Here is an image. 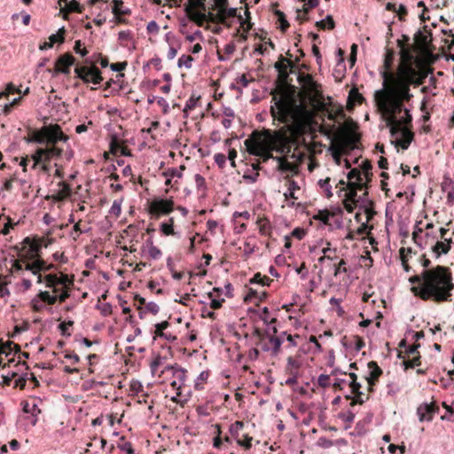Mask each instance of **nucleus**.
I'll return each instance as SVG.
<instances>
[{
  "label": "nucleus",
  "instance_id": "1",
  "mask_svg": "<svg viewBox=\"0 0 454 454\" xmlns=\"http://www.w3.org/2000/svg\"><path fill=\"white\" fill-rule=\"evenodd\" d=\"M383 79L382 88L375 91L374 98L379 107L388 116V120L394 122H402L411 125L412 115L411 109L404 106L413 98L411 89L406 85L400 87L395 82L390 80L389 74L383 70L380 72Z\"/></svg>",
  "mask_w": 454,
  "mask_h": 454
},
{
  "label": "nucleus",
  "instance_id": "2",
  "mask_svg": "<svg viewBox=\"0 0 454 454\" xmlns=\"http://www.w3.org/2000/svg\"><path fill=\"white\" fill-rule=\"evenodd\" d=\"M453 289L450 270L438 265L426 270V281L420 286L412 287L411 290L416 296L424 301L432 300L440 303L450 301Z\"/></svg>",
  "mask_w": 454,
  "mask_h": 454
},
{
  "label": "nucleus",
  "instance_id": "3",
  "mask_svg": "<svg viewBox=\"0 0 454 454\" xmlns=\"http://www.w3.org/2000/svg\"><path fill=\"white\" fill-rule=\"evenodd\" d=\"M273 134L270 129H263L262 132L254 130L250 137L245 140L244 145L250 155L262 158L263 162L273 158L271 151L276 150L282 153V148H274L272 145Z\"/></svg>",
  "mask_w": 454,
  "mask_h": 454
},
{
  "label": "nucleus",
  "instance_id": "4",
  "mask_svg": "<svg viewBox=\"0 0 454 454\" xmlns=\"http://www.w3.org/2000/svg\"><path fill=\"white\" fill-rule=\"evenodd\" d=\"M432 71V69L423 70L417 74L413 69L410 68L396 74H389V77L390 80L395 82L400 87L403 88L404 85H406L408 89H411V85L418 87L423 84Z\"/></svg>",
  "mask_w": 454,
  "mask_h": 454
},
{
  "label": "nucleus",
  "instance_id": "5",
  "mask_svg": "<svg viewBox=\"0 0 454 454\" xmlns=\"http://www.w3.org/2000/svg\"><path fill=\"white\" fill-rule=\"evenodd\" d=\"M387 126L389 128L390 136L392 137L396 138L399 136L403 137L402 142L396 139L395 143L396 145L399 144L403 150L408 149L413 139V134L409 129L410 125H404L401 121L394 122L392 120H388Z\"/></svg>",
  "mask_w": 454,
  "mask_h": 454
},
{
  "label": "nucleus",
  "instance_id": "6",
  "mask_svg": "<svg viewBox=\"0 0 454 454\" xmlns=\"http://www.w3.org/2000/svg\"><path fill=\"white\" fill-rule=\"evenodd\" d=\"M75 77L81 79L84 83L99 85L102 81V73L97 67L76 66L74 68Z\"/></svg>",
  "mask_w": 454,
  "mask_h": 454
},
{
  "label": "nucleus",
  "instance_id": "7",
  "mask_svg": "<svg viewBox=\"0 0 454 454\" xmlns=\"http://www.w3.org/2000/svg\"><path fill=\"white\" fill-rule=\"evenodd\" d=\"M12 267L16 271H21L22 273L24 270L30 271L32 275L36 277V282L38 284L43 283V276L41 275V271L47 270L46 262L43 259H37L33 262H26L25 268H23L20 262L14 261Z\"/></svg>",
  "mask_w": 454,
  "mask_h": 454
},
{
  "label": "nucleus",
  "instance_id": "8",
  "mask_svg": "<svg viewBox=\"0 0 454 454\" xmlns=\"http://www.w3.org/2000/svg\"><path fill=\"white\" fill-rule=\"evenodd\" d=\"M44 137L46 140L45 145H58L59 142L66 143L68 140V136L64 134L59 125H54L51 127H45L43 129Z\"/></svg>",
  "mask_w": 454,
  "mask_h": 454
},
{
  "label": "nucleus",
  "instance_id": "9",
  "mask_svg": "<svg viewBox=\"0 0 454 454\" xmlns=\"http://www.w3.org/2000/svg\"><path fill=\"white\" fill-rule=\"evenodd\" d=\"M439 412V407L434 403H423L417 408L419 422L432 421L434 415Z\"/></svg>",
  "mask_w": 454,
  "mask_h": 454
},
{
  "label": "nucleus",
  "instance_id": "10",
  "mask_svg": "<svg viewBox=\"0 0 454 454\" xmlns=\"http://www.w3.org/2000/svg\"><path fill=\"white\" fill-rule=\"evenodd\" d=\"M347 178L351 182L354 187L357 190H364L366 188L367 180L363 176V173L358 168H351L348 174Z\"/></svg>",
  "mask_w": 454,
  "mask_h": 454
},
{
  "label": "nucleus",
  "instance_id": "11",
  "mask_svg": "<svg viewBox=\"0 0 454 454\" xmlns=\"http://www.w3.org/2000/svg\"><path fill=\"white\" fill-rule=\"evenodd\" d=\"M21 406L24 413L30 414L31 424L35 426L38 422V415L41 413L38 404L35 403L30 404L28 401L24 400L21 402Z\"/></svg>",
  "mask_w": 454,
  "mask_h": 454
},
{
  "label": "nucleus",
  "instance_id": "12",
  "mask_svg": "<svg viewBox=\"0 0 454 454\" xmlns=\"http://www.w3.org/2000/svg\"><path fill=\"white\" fill-rule=\"evenodd\" d=\"M298 82L302 87L311 93H317L318 90L319 85L309 74L299 75Z\"/></svg>",
  "mask_w": 454,
  "mask_h": 454
},
{
  "label": "nucleus",
  "instance_id": "13",
  "mask_svg": "<svg viewBox=\"0 0 454 454\" xmlns=\"http://www.w3.org/2000/svg\"><path fill=\"white\" fill-rule=\"evenodd\" d=\"M156 209L162 215H168L174 209V202L171 200L160 199L155 201Z\"/></svg>",
  "mask_w": 454,
  "mask_h": 454
},
{
  "label": "nucleus",
  "instance_id": "14",
  "mask_svg": "<svg viewBox=\"0 0 454 454\" xmlns=\"http://www.w3.org/2000/svg\"><path fill=\"white\" fill-rule=\"evenodd\" d=\"M368 368L370 369V376L367 378V380L370 385H372L374 381L378 380L383 372L375 361L369 362Z\"/></svg>",
  "mask_w": 454,
  "mask_h": 454
},
{
  "label": "nucleus",
  "instance_id": "15",
  "mask_svg": "<svg viewBox=\"0 0 454 454\" xmlns=\"http://www.w3.org/2000/svg\"><path fill=\"white\" fill-rule=\"evenodd\" d=\"M264 336L268 338L269 342L271 346V354L272 356H277L280 350L281 345L284 342V339L281 336H274L268 334V332H265Z\"/></svg>",
  "mask_w": 454,
  "mask_h": 454
},
{
  "label": "nucleus",
  "instance_id": "16",
  "mask_svg": "<svg viewBox=\"0 0 454 454\" xmlns=\"http://www.w3.org/2000/svg\"><path fill=\"white\" fill-rule=\"evenodd\" d=\"M433 254L435 258H439L442 254H446L450 249V243L442 241H436V243L431 247Z\"/></svg>",
  "mask_w": 454,
  "mask_h": 454
},
{
  "label": "nucleus",
  "instance_id": "17",
  "mask_svg": "<svg viewBox=\"0 0 454 454\" xmlns=\"http://www.w3.org/2000/svg\"><path fill=\"white\" fill-rule=\"evenodd\" d=\"M75 62L74 57L70 53L60 55L56 60L57 67H72Z\"/></svg>",
  "mask_w": 454,
  "mask_h": 454
},
{
  "label": "nucleus",
  "instance_id": "18",
  "mask_svg": "<svg viewBox=\"0 0 454 454\" xmlns=\"http://www.w3.org/2000/svg\"><path fill=\"white\" fill-rule=\"evenodd\" d=\"M298 190H300L298 183L293 179H289L288 188L287 191L284 193V196L286 200H297L298 198L295 196V192Z\"/></svg>",
  "mask_w": 454,
  "mask_h": 454
},
{
  "label": "nucleus",
  "instance_id": "19",
  "mask_svg": "<svg viewBox=\"0 0 454 454\" xmlns=\"http://www.w3.org/2000/svg\"><path fill=\"white\" fill-rule=\"evenodd\" d=\"M333 216V214L329 212L327 209L318 210L316 215H313V219L319 221L324 225L329 223V220Z\"/></svg>",
  "mask_w": 454,
  "mask_h": 454
},
{
  "label": "nucleus",
  "instance_id": "20",
  "mask_svg": "<svg viewBox=\"0 0 454 454\" xmlns=\"http://www.w3.org/2000/svg\"><path fill=\"white\" fill-rule=\"evenodd\" d=\"M25 141L28 144L45 145L46 140L44 137L43 129L41 132H34L32 136L25 137Z\"/></svg>",
  "mask_w": 454,
  "mask_h": 454
},
{
  "label": "nucleus",
  "instance_id": "21",
  "mask_svg": "<svg viewBox=\"0 0 454 454\" xmlns=\"http://www.w3.org/2000/svg\"><path fill=\"white\" fill-rule=\"evenodd\" d=\"M318 187L322 190V192L325 193V196L326 198L333 197V192H332V185L330 184V178L327 177L325 179H319L317 181Z\"/></svg>",
  "mask_w": 454,
  "mask_h": 454
},
{
  "label": "nucleus",
  "instance_id": "22",
  "mask_svg": "<svg viewBox=\"0 0 454 454\" xmlns=\"http://www.w3.org/2000/svg\"><path fill=\"white\" fill-rule=\"evenodd\" d=\"M185 169L184 165H181L179 168H168L163 172V176L168 178H181L183 176V170Z\"/></svg>",
  "mask_w": 454,
  "mask_h": 454
},
{
  "label": "nucleus",
  "instance_id": "23",
  "mask_svg": "<svg viewBox=\"0 0 454 454\" xmlns=\"http://www.w3.org/2000/svg\"><path fill=\"white\" fill-rule=\"evenodd\" d=\"M316 26L318 29H333L335 26V22L331 15H327L325 19L317 21Z\"/></svg>",
  "mask_w": 454,
  "mask_h": 454
},
{
  "label": "nucleus",
  "instance_id": "24",
  "mask_svg": "<svg viewBox=\"0 0 454 454\" xmlns=\"http://www.w3.org/2000/svg\"><path fill=\"white\" fill-rule=\"evenodd\" d=\"M114 5L112 6V12L114 14H124L128 15L130 13V10L128 8H123V2L121 0H113Z\"/></svg>",
  "mask_w": 454,
  "mask_h": 454
},
{
  "label": "nucleus",
  "instance_id": "25",
  "mask_svg": "<svg viewBox=\"0 0 454 454\" xmlns=\"http://www.w3.org/2000/svg\"><path fill=\"white\" fill-rule=\"evenodd\" d=\"M44 151H43V147H37L34 153L31 155V159L34 163L32 165V168L35 169L40 164L43 163V155Z\"/></svg>",
  "mask_w": 454,
  "mask_h": 454
},
{
  "label": "nucleus",
  "instance_id": "26",
  "mask_svg": "<svg viewBox=\"0 0 454 454\" xmlns=\"http://www.w3.org/2000/svg\"><path fill=\"white\" fill-rule=\"evenodd\" d=\"M272 280L266 277L262 276L261 273H256L254 275V277L250 279V284H259L262 286H270V282Z\"/></svg>",
  "mask_w": 454,
  "mask_h": 454
},
{
  "label": "nucleus",
  "instance_id": "27",
  "mask_svg": "<svg viewBox=\"0 0 454 454\" xmlns=\"http://www.w3.org/2000/svg\"><path fill=\"white\" fill-rule=\"evenodd\" d=\"M200 98V96L195 97L194 94H192L190 98L186 101L184 108L183 109V112L184 114V117L188 116V112L194 109L197 106V103L199 99Z\"/></svg>",
  "mask_w": 454,
  "mask_h": 454
},
{
  "label": "nucleus",
  "instance_id": "28",
  "mask_svg": "<svg viewBox=\"0 0 454 454\" xmlns=\"http://www.w3.org/2000/svg\"><path fill=\"white\" fill-rule=\"evenodd\" d=\"M40 301L47 302L49 305H53L57 301V296L51 295L48 291H40L37 294Z\"/></svg>",
  "mask_w": 454,
  "mask_h": 454
},
{
  "label": "nucleus",
  "instance_id": "29",
  "mask_svg": "<svg viewBox=\"0 0 454 454\" xmlns=\"http://www.w3.org/2000/svg\"><path fill=\"white\" fill-rule=\"evenodd\" d=\"M446 413L441 417L442 420L454 421V400L448 405L445 402L442 403Z\"/></svg>",
  "mask_w": 454,
  "mask_h": 454
},
{
  "label": "nucleus",
  "instance_id": "30",
  "mask_svg": "<svg viewBox=\"0 0 454 454\" xmlns=\"http://www.w3.org/2000/svg\"><path fill=\"white\" fill-rule=\"evenodd\" d=\"M194 59L190 55L183 54L177 61V67L179 68L184 67L187 69L192 68Z\"/></svg>",
  "mask_w": 454,
  "mask_h": 454
},
{
  "label": "nucleus",
  "instance_id": "31",
  "mask_svg": "<svg viewBox=\"0 0 454 454\" xmlns=\"http://www.w3.org/2000/svg\"><path fill=\"white\" fill-rule=\"evenodd\" d=\"M121 442L118 443L117 447L126 454H135V450L130 442H126L125 437L120 438Z\"/></svg>",
  "mask_w": 454,
  "mask_h": 454
},
{
  "label": "nucleus",
  "instance_id": "32",
  "mask_svg": "<svg viewBox=\"0 0 454 454\" xmlns=\"http://www.w3.org/2000/svg\"><path fill=\"white\" fill-rule=\"evenodd\" d=\"M275 14L277 15L278 22H279L278 28L282 32H286L288 29L290 25L286 18L285 13L283 12L278 10V11H276Z\"/></svg>",
  "mask_w": 454,
  "mask_h": 454
},
{
  "label": "nucleus",
  "instance_id": "33",
  "mask_svg": "<svg viewBox=\"0 0 454 454\" xmlns=\"http://www.w3.org/2000/svg\"><path fill=\"white\" fill-rule=\"evenodd\" d=\"M74 325L73 320L63 321L58 325V329L60 332V334L64 337L71 336V333L69 332V327Z\"/></svg>",
  "mask_w": 454,
  "mask_h": 454
},
{
  "label": "nucleus",
  "instance_id": "34",
  "mask_svg": "<svg viewBox=\"0 0 454 454\" xmlns=\"http://www.w3.org/2000/svg\"><path fill=\"white\" fill-rule=\"evenodd\" d=\"M338 418L340 419L341 420H343L344 422H346L348 424H350L355 419V413L353 411H348L346 413L340 412L338 414ZM349 427H350V425H346L344 429L347 430Z\"/></svg>",
  "mask_w": 454,
  "mask_h": 454
},
{
  "label": "nucleus",
  "instance_id": "35",
  "mask_svg": "<svg viewBox=\"0 0 454 454\" xmlns=\"http://www.w3.org/2000/svg\"><path fill=\"white\" fill-rule=\"evenodd\" d=\"M243 427H244V423L242 421L237 420L230 426L229 432L231 434V436L237 440L238 436H239V432Z\"/></svg>",
  "mask_w": 454,
  "mask_h": 454
},
{
  "label": "nucleus",
  "instance_id": "36",
  "mask_svg": "<svg viewBox=\"0 0 454 454\" xmlns=\"http://www.w3.org/2000/svg\"><path fill=\"white\" fill-rule=\"evenodd\" d=\"M208 297L210 299V308L213 309H220L223 305V302L224 301L223 298H219L218 296H215L213 293H209Z\"/></svg>",
  "mask_w": 454,
  "mask_h": 454
},
{
  "label": "nucleus",
  "instance_id": "37",
  "mask_svg": "<svg viewBox=\"0 0 454 454\" xmlns=\"http://www.w3.org/2000/svg\"><path fill=\"white\" fill-rule=\"evenodd\" d=\"M286 59L281 55L279 58V61L274 64V68L283 75H287L286 69L289 64L286 65Z\"/></svg>",
  "mask_w": 454,
  "mask_h": 454
},
{
  "label": "nucleus",
  "instance_id": "38",
  "mask_svg": "<svg viewBox=\"0 0 454 454\" xmlns=\"http://www.w3.org/2000/svg\"><path fill=\"white\" fill-rule=\"evenodd\" d=\"M46 148L49 150L51 157L53 159H59L62 156L63 149L59 147L56 145H44Z\"/></svg>",
  "mask_w": 454,
  "mask_h": 454
},
{
  "label": "nucleus",
  "instance_id": "39",
  "mask_svg": "<svg viewBox=\"0 0 454 454\" xmlns=\"http://www.w3.org/2000/svg\"><path fill=\"white\" fill-rule=\"evenodd\" d=\"M121 203H122V200L121 199V200H114L113 204H112V207L109 209V214L118 217L121 215Z\"/></svg>",
  "mask_w": 454,
  "mask_h": 454
},
{
  "label": "nucleus",
  "instance_id": "40",
  "mask_svg": "<svg viewBox=\"0 0 454 454\" xmlns=\"http://www.w3.org/2000/svg\"><path fill=\"white\" fill-rule=\"evenodd\" d=\"M166 360V357L161 356L160 354H158L150 364V369L152 375H154L158 367L162 364V362Z\"/></svg>",
  "mask_w": 454,
  "mask_h": 454
},
{
  "label": "nucleus",
  "instance_id": "41",
  "mask_svg": "<svg viewBox=\"0 0 454 454\" xmlns=\"http://www.w3.org/2000/svg\"><path fill=\"white\" fill-rule=\"evenodd\" d=\"M16 224L17 223H12L9 216H6L3 227L0 226V234L7 235L10 232V230L12 229Z\"/></svg>",
  "mask_w": 454,
  "mask_h": 454
},
{
  "label": "nucleus",
  "instance_id": "42",
  "mask_svg": "<svg viewBox=\"0 0 454 454\" xmlns=\"http://www.w3.org/2000/svg\"><path fill=\"white\" fill-rule=\"evenodd\" d=\"M208 376H209V372L207 371H202L199 376L197 377V379L195 380V383H194V388L196 390H200L202 389V387H200V382L201 381H206L207 379H208Z\"/></svg>",
  "mask_w": 454,
  "mask_h": 454
},
{
  "label": "nucleus",
  "instance_id": "43",
  "mask_svg": "<svg viewBox=\"0 0 454 454\" xmlns=\"http://www.w3.org/2000/svg\"><path fill=\"white\" fill-rule=\"evenodd\" d=\"M186 372L187 371L184 368H182L181 366L176 370V372H173V376L177 379V381L181 383L182 385H184V382L186 380Z\"/></svg>",
  "mask_w": 454,
  "mask_h": 454
},
{
  "label": "nucleus",
  "instance_id": "44",
  "mask_svg": "<svg viewBox=\"0 0 454 454\" xmlns=\"http://www.w3.org/2000/svg\"><path fill=\"white\" fill-rule=\"evenodd\" d=\"M362 168H363V176H364V178L367 180V182H370L371 181V176H372V172H371V169H372V165L369 161L367 160H364L362 162Z\"/></svg>",
  "mask_w": 454,
  "mask_h": 454
},
{
  "label": "nucleus",
  "instance_id": "45",
  "mask_svg": "<svg viewBox=\"0 0 454 454\" xmlns=\"http://www.w3.org/2000/svg\"><path fill=\"white\" fill-rule=\"evenodd\" d=\"M96 308L100 309V312H101V314L104 317L109 316L112 313V311H113L112 304L109 303V302H106V303H103L101 305L100 304H97Z\"/></svg>",
  "mask_w": 454,
  "mask_h": 454
},
{
  "label": "nucleus",
  "instance_id": "46",
  "mask_svg": "<svg viewBox=\"0 0 454 454\" xmlns=\"http://www.w3.org/2000/svg\"><path fill=\"white\" fill-rule=\"evenodd\" d=\"M409 281L411 284H418V286H420L422 283L426 281V270H423V271L420 274L414 275L409 278Z\"/></svg>",
  "mask_w": 454,
  "mask_h": 454
},
{
  "label": "nucleus",
  "instance_id": "47",
  "mask_svg": "<svg viewBox=\"0 0 454 454\" xmlns=\"http://www.w3.org/2000/svg\"><path fill=\"white\" fill-rule=\"evenodd\" d=\"M269 313H270V311H269V309L267 307H263L262 309V314L259 313L260 319L266 325H270V324L277 322V318H273L270 322L269 321V319H268Z\"/></svg>",
  "mask_w": 454,
  "mask_h": 454
},
{
  "label": "nucleus",
  "instance_id": "48",
  "mask_svg": "<svg viewBox=\"0 0 454 454\" xmlns=\"http://www.w3.org/2000/svg\"><path fill=\"white\" fill-rule=\"evenodd\" d=\"M317 446L323 449H329L333 446V441L327 439L325 436H321L318 438L317 442Z\"/></svg>",
  "mask_w": 454,
  "mask_h": 454
},
{
  "label": "nucleus",
  "instance_id": "49",
  "mask_svg": "<svg viewBox=\"0 0 454 454\" xmlns=\"http://www.w3.org/2000/svg\"><path fill=\"white\" fill-rule=\"evenodd\" d=\"M305 235H306V231L303 228L296 227L291 231L290 235H288V236H289V239L291 237H293V238H295V239L301 240L305 237Z\"/></svg>",
  "mask_w": 454,
  "mask_h": 454
},
{
  "label": "nucleus",
  "instance_id": "50",
  "mask_svg": "<svg viewBox=\"0 0 454 454\" xmlns=\"http://www.w3.org/2000/svg\"><path fill=\"white\" fill-rule=\"evenodd\" d=\"M338 52V55H339V60H338V63H337V67L336 68L334 69V72H338V73H341V70H345V62H344V59H343V51L341 49H338L337 51Z\"/></svg>",
  "mask_w": 454,
  "mask_h": 454
},
{
  "label": "nucleus",
  "instance_id": "51",
  "mask_svg": "<svg viewBox=\"0 0 454 454\" xmlns=\"http://www.w3.org/2000/svg\"><path fill=\"white\" fill-rule=\"evenodd\" d=\"M338 52V55H339V60H338V63H337V67L336 68L334 69V72H338V73H341V70H345V62H344V59H343V51L341 49H338L337 51Z\"/></svg>",
  "mask_w": 454,
  "mask_h": 454
},
{
  "label": "nucleus",
  "instance_id": "52",
  "mask_svg": "<svg viewBox=\"0 0 454 454\" xmlns=\"http://www.w3.org/2000/svg\"><path fill=\"white\" fill-rule=\"evenodd\" d=\"M14 93H20V90L19 89H17L13 83L10 82L6 85L5 91H3L0 93V98H2L3 97H5L7 94H14Z\"/></svg>",
  "mask_w": 454,
  "mask_h": 454
},
{
  "label": "nucleus",
  "instance_id": "53",
  "mask_svg": "<svg viewBox=\"0 0 454 454\" xmlns=\"http://www.w3.org/2000/svg\"><path fill=\"white\" fill-rule=\"evenodd\" d=\"M194 180L196 184V187L198 190H206V180L200 174H196L194 176Z\"/></svg>",
  "mask_w": 454,
  "mask_h": 454
},
{
  "label": "nucleus",
  "instance_id": "54",
  "mask_svg": "<svg viewBox=\"0 0 454 454\" xmlns=\"http://www.w3.org/2000/svg\"><path fill=\"white\" fill-rule=\"evenodd\" d=\"M170 223H160V231H162L165 235L173 234V219H170Z\"/></svg>",
  "mask_w": 454,
  "mask_h": 454
},
{
  "label": "nucleus",
  "instance_id": "55",
  "mask_svg": "<svg viewBox=\"0 0 454 454\" xmlns=\"http://www.w3.org/2000/svg\"><path fill=\"white\" fill-rule=\"evenodd\" d=\"M67 7L71 12L81 13L82 12V6L76 0H70L67 4Z\"/></svg>",
  "mask_w": 454,
  "mask_h": 454
},
{
  "label": "nucleus",
  "instance_id": "56",
  "mask_svg": "<svg viewBox=\"0 0 454 454\" xmlns=\"http://www.w3.org/2000/svg\"><path fill=\"white\" fill-rule=\"evenodd\" d=\"M215 162L220 168H223L226 163V157L223 153H215L214 156Z\"/></svg>",
  "mask_w": 454,
  "mask_h": 454
},
{
  "label": "nucleus",
  "instance_id": "57",
  "mask_svg": "<svg viewBox=\"0 0 454 454\" xmlns=\"http://www.w3.org/2000/svg\"><path fill=\"white\" fill-rule=\"evenodd\" d=\"M82 42L81 40H77L74 43V50L75 53L79 54L82 57H85L88 54V51L85 48H82Z\"/></svg>",
  "mask_w": 454,
  "mask_h": 454
},
{
  "label": "nucleus",
  "instance_id": "58",
  "mask_svg": "<svg viewBox=\"0 0 454 454\" xmlns=\"http://www.w3.org/2000/svg\"><path fill=\"white\" fill-rule=\"evenodd\" d=\"M404 369L407 368H414L416 366H419L420 364V356L414 357L411 360L403 361Z\"/></svg>",
  "mask_w": 454,
  "mask_h": 454
},
{
  "label": "nucleus",
  "instance_id": "59",
  "mask_svg": "<svg viewBox=\"0 0 454 454\" xmlns=\"http://www.w3.org/2000/svg\"><path fill=\"white\" fill-rule=\"evenodd\" d=\"M149 256L153 259L157 260L160 258L161 256V251L155 246H152V247L148 248Z\"/></svg>",
  "mask_w": 454,
  "mask_h": 454
},
{
  "label": "nucleus",
  "instance_id": "60",
  "mask_svg": "<svg viewBox=\"0 0 454 454\" xmlns=\"http://www.w3.org/2000/svg\"><path fill=\"white\" fill-rule=\"evenodd\" d=\"M329 380H330V376L329 375H327V374H320L318 379H317V384L321 387H324V388L327 387L330 385Z\"/></svg>",
  "mask_w": 454,
  "mask_h": 454
},
{
  "label": "nucleus",
  "instance_id": "61",
  "mask_svg": "<svg viewBox=\"0 0 454 454\" xmlns=\"http://www.w3.org/2000/svg\"><path fill=\"white\" fill-rule=\"evenodd\" d=\"M145 309H146V311H148L153 315H156L160 311V307L156 302L149 301L145 306Z\"/></svg>",
  "mask_w": 454,
  "mask_h": 454
},
{
  "label": "nucleus",
  "instance_id": "62",
  "mask_svg": "<svg viewBox=\"0 0 454 454\" xmlns=\"http://www.w3.org/2000/svg\"><path fill=\"white\" fill-rule=\"evenodd\" d=\"M364 424L359 421L356 423V427H355V430L353 432L350 433V435H353V436H361L364 434Z\"/></svg>",
  "mask_w": 454,
  "mask_h": 454
},
{
  "label": "nucleus",
  "instance_id": "63",
  "mask_svg": "<svg viewBox=\"0 0 454 454\" xmlns=\"http://www.w3.org/2000/svg\"><path fill=\"white\" fill-rule=\"evenodd\" d=\"M442 187L443 191L449 192L454 188V181L448 176H444Z\"/></svg>",
  "mask_w": 454,
  "mask_h": 454
},
{
  "label": "nucleus",
  "instance_id": "64",
  "mask_svg": "<svg viewBox=\"0 0 454 454\" xmlns=\"http://www.w3.org/2000/svg\"><path fill=\"white\" fill-rule=\"evenodd\" d=\"M130 390L135 394H138L143 390V385L139 380H132L130 382Z\"/></svg>",
  "mask_w": 454,
  "mask_h": 454
}]
</instances>
